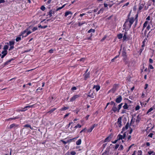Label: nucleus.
I'll use <instances>...</instances> for the list:
<instances>
[{"mask_svg": "<svg viewBox=\"0 0 155 155\" xmlns=\"http://www.w3.org/2000/svg\"><path fill=\"white\" fill-rule=\"evenodd\" d=\"M134 21V17H131L128 18L126 20L124 24V26L128 25L130 28L131 27Z\"/></svg>", "mask_w": 155, "mask_h": 155, "instance_id": "f257e3e1", "label": "nucleus"}, {"mask_svg": "<svg viewBox=\"0 0 155 155\" xmlns=\"http://www.w3.org/2000/svg\"><path fill=\"white\" fill-rule=\"evenodd\" d=\"M56 12L55 9H51L50 10L49 12H48V15L49 16V17H51Z\"/></svg>", "mask_w": 155, "mask_h": 155, "instance_id": "f03ea898", "label": "nucleus"}, {"mask_svg": "<svg viewBox=\"0 0 155 155\" xmlns=\"http://www.w3.org/2000/svg\"><path fill=\"white\" fill-rule=\"evenodd\" d=\"M126 137V132H124L123 135L119 134L117 137V140H120L124 139Z\"/></svg>", "mask_w": 155, "mask_h": 155, "instance_id": "7ed1b4c3", "label": "nucleus"}, {"mask_svg": "<svg viewBox=\"0 0 155 155\" xmlns=\"http://www.w3.org/2000/svg\"><path fill=\"white\" fill-rule=\"evenodd\" d=\"M122 118L121 117H120L118 119L117 121V124L118 125V127L119 128H120L122 126Z\"/></svg>", "mask_w": 155, "mask_h": 155, "instance_id": "20e7f679", "label": "nucleus"}, {"mask_svg": "<svg viewBox=\"0 0 155 155\" xmlns=\"http://www.w3.org/2000/svg\"><path fill=\"white\" fill-rule=\"evenodd\" d=\"M122 100V97L120 95H119L116 98L115 101L117 103H120Z\"/></svg>", "mask_w": 155, "mask_h": 155, "instance_id": "39448f33", "label": "nucleus"}, {"mask_svg": "<svg viewBox=\"0 0 155 155\" xmlns=\"http://www.w3.org/2000/svg\"><path fill=\"white\" fill-rule=\"evenodd\" d=\"M80 97V96L79 95H75L73 96L71 99L70 101L73 102L77 98Z\"/></svg>", "mask_w": 155, "mask_h": 155, "instance_id": "423d86ee", "label": "nucleus"}, {"mask_svg": "<svg viewBox=\"0 0 155 155\" xmlns=\"http://www.w3.org/2000/svg\"><path fill=\"white\" fill-rule=\"evenodd\" d=\"M118 86V84H115L113 86L112 88L109 91H112L113 92H114L117 89V87Z\"/></svg>", "mask_w": 155, "mask_h": 155, "instance_id": "0eeeda50", "label": "nucleus"}, {"mask_svg": "<svg viewBox=\"0 0 155 155\" xmlns=\"http://www.w3.org/2000/svg\"><path fill=\"white\" fill-rule=\"evenodd\" d=\"M129 123L128 122H127V123L126 124V125L125 127H123L122 128V131L121 132V133H123V131H124L128 129V128L129 127Z\"/></svg>", "mask_w": 155, "mask_h": 155, "instance_id": "6e6552de", "label": "nucleus"}, {"mask_svg": "<svg viewBox=\"0 0 155 155\" xmlns=\"http://www.w3.org/2000/svg\"><path fill=\"white\" fill-rule=\"evenodd\" d=\"M144 5L143 4L140 3L139 4V7L138 10V13L140 12V11L143 8Z\"/></svg>", "mask_w": 155, "mask_h": 155, "instance_id": "1a4fd4ad", "label": "nucleus"}, {"mask_svg": "<svg viewBox=\"0 0 155 155\" xmlns=\"http://www.w3.org/2000/svg\"><path fill=\"white\" fill-rule=\"evenodd\" d=\"M84 80H86L88 78H90V73L88 72L87 74L84 73L83 75Z\"/></svg>", "mask_w": 155, "mask_h": 155, "instance_id": "9d476101", "label": "nucleus"}, {"mask_svg": "<svg viewBox=\"0 0 155 155\" xmlns=\"http://www.w3.org/2000/svg\"><path fill=\"white\" fill-rule=\"evenodd\" d=\"M18 126V125L15 124H13L10 125L9 128L10 129H12L14 128L15 129Z\"/></svg>", "mask_w": 155, "mask_h": 155, "instance_id": "9b49d317", "label": "nucleus"}, {"mask_svg": "<svg viewBox=\"0 0 155 155\" xmlns=\"http://www.w3.org/2000/svg\"><path fill=\"white\" fill-rule=\"evenodd\" d=\"M27 32V31L26 30L24 31L21 33V35L20 36H22V38L27 36V35H26Z\"/></svg>", "mask_w": 155, "mask_h": 155, "instance_id": "f8f14e48", "label": "nucleus"}, {"mask_svg": "<svg viewBox=\"0 0 155 155\" xmlns=\"http://www.w3.org/2000/svg\"><path fill=\"white\" fill-rule=\"evenodd\" d=\"M95 95V93L94 92H92L91 94H90V93L89 92L87 96L88 97H90L91 98H94V96Z\"/></svg>", "mask_w": 155, "mask_h": 155, "instance_id": "ddd939ff", "label": "nucleus"}, {"mask_svg": "<svg viewBox=\"0 0 155 155\" xmlns=\"http://www.w3.org/2000/svg\"><path fill=\"white\" fill-rule=\"evenodd\" d=\"M34 105H30V106H26L23 109V110H22V111H25L26 110H27L28 109V108H30L31 107H33Z\"/></svg>", "mask_w": 155, "mask_h": 155, "instance_id": "4468645a", "label": "nucleus"}, {"mask_svg": "<svg viewBox=\"0 0 155 155\" xmlns=\"http://www.w3.org/2000/svg\"><path fill=\"white\" fill-rule=\"evenodd\" d=\"M111 138V137L110 136L107 137L104 140V142L110 141V140Z\"/></svg>", "mask_w": 155, "mask_h": 155, "instance_id": "2eb2a0df", "label": "nucleus"}, {"mask_svg": "<svg viewBox=\"0 0 155 155\" xmlns=\"http://www.w3.org/2000/svg\"><path fill=\"white\" fill-rule=\"evenodd\" d=\"M14 59L13 58H12L9 60L6 61L5 63L4 64V66H6L12 60H13Z\"/></svg>", "mask_w": 155, "mask_h": 155, "instance_id": "dca6fc26", "label": "nucleus"}, {"mask_svg": "<svg viewBox=\"0 0 155 155\" xmlns=\"http://www.w3.org/2000/svg\"><path fill=\"white\" fill-rule=\"evenodd\" d=\"M93 88H95L96 91H99L100 89V87L99 85H94Z\"/></svg>", "mask_w": 155, "mask_h": 155, "instance_id": "f3484780", "label": "nucleus"}, {"mask_svg": "<svg viewBox=\"0 0 155 155\" xmlns=\"http://www.w3.org/2000/svg\"><path fill=\"white\" fill-rule=\"evenodd\" d=\"M72 15V13L70 11H68L66 12H65L64 15V16L65 17H67L68 15Z\"/></svg>", "mask_w": 155, "mask_h": 155, "instance_id": "a211bd4d", "label": "nucleus"}, {"mask_svg": "<svg viewBox=\"0 0 155 155\" xmlns=\"http://www.w3.org/2000/svg\"><path fill=\"white\" fill-rule=\"evenodd\" d=\"M148 21H145V22L144 23L143 25V28L142 29V31L147 26V24H148Z\"/></svg>", "mask_w": 155, "mask_h": 155, "instance_id": "6ab92c4d", "label": "nucleus"}, {"mask_svg": "<svg viewBox=\"0 0 155 155\" xmlns=\"http://www.w3.org/2000/svg\"><path fill=\"white\" fill-rule=\"evenodd\" d=\"M111 110L113 111L114 112H115L117 111V107H113L112 108Z\"/></svg>", "mask_w": 155, "mask_h": 155, "instance_id": "aec40b11", "label": "nucleus"}, {"mask_svg": "<svg viewBox=\"0 0 155 155\" xmlns=\"http://www.w3.org/2000/svg\"><path fill=\"white\" fill-rule=\"evenodd\" d=\"M81 139H79L76 142V144L77 145H78L81 144Z\"/></svg>", "mask_w": 155, "mask_h": 155, "instance_id": "412c9836", "label": "nucleus"}, {"mask_svg": "<svg viewBox=\"0 0 155 155\" xmlns=\"http://www.w3.org/2000/svg\"><path fill=\"white\" fill-rule=\"evenodd\" d=\"M141 119V117L139 115H138L137 117V119L136 120V122H139L140 121V120Z\"/></svg>", "mask_w": 155, "mask_h": 155, "instance_id": "4be33fe9", "label": "nucleus"}, {"mask_svg": "<svg viewBox=\"0 0 155 155\" xmlns=\"http://www.w3.org/2000/svg\"><path fill=\"white\" fill-rule=\"evenodd\" d=\"M122 105L123 103H121L118 105V107L117 108V112H119V110L121 108Z\"/></svg>", "mask_w": 155, "mask_h": 155, "instance_id": "5701e85b", "label": "nucleus"}, {"mask_svg": "<svg viewBox=\"0 0 155 155\" xmlns=\"http://www.w3.org/2000/svg\"><path fill=\"white\" fill-rule=\"evenodd\" d=\"M127 33L125 32L124 36L123 37V40L124 41H125L126 40L127 38Z\"/></svg>", "mask_w": 155, "mask_h": 155, "instance_id": "b1692460", "label": "nucleus"}, {"mask_svg": "<svg viewBox=\"0 0 155 155\" xmlns=\"http://www.w3.org/2000/svg\"><path fill=\"white\" fill-rule=\"evenodd\" d=\"M7 45H5L4 46L3 49L4 50H7L8 48V43H7Z\"/></svg>", "mask_w": 155, "mask_h": 155, "instance_id": "393cba45", "label": "nucleus"}, {"mask_svg": "<svg viewBox=\"0 0 155 155\" xmlns=\"http://www.w3.org/2000/svg\"><path fill=\"white\" fill-rule=\"evenodd\" d=\"M154 109V106H153V107H151L147 111V114H148L149 112H151V111H152Z\"/></svg>", "mask_w": 155, "mask_h": 155, "instance_id": "a878e982", "label": "nucleus"}, {"mask_svg": "<svg viewBox=\"0 0 155 155\" xmlns=\"http://www.w3.org/2000/svg\"><path fill=\"white\" fill-rule=\"evenodd\" d=\"M123 107L125 109L128 110V106L127 104L125 103L124 105L123 106Z\"/></svg>", "mask_w": 155, "mask_h": 155, "instance_id": "bb28decb", "label": "nucleus"}, {"mask_svg": "<svg viewBox=\"0 0 155 155\" xmlns=\"http://www.w3.org/2000/svg\"><path fill=\"white\" fill-rule=\"evenodd\" d=\"M127 53L125 50L123 51L122 52V55L123 57L127 56Z\"/></svg>", "mask_w": 155, "mask_h": 155, "instance_id": "cd10ccee", "label": "nucleus"}, {"mask_svg": "<svg viewBox=\"0 0 155 155\" xmlns=\"http://www.w3.org/2000/svg\"><path fill=\"white\" fill-rule=\"evenodd\" d=\"M9 44L10 46L14 45L15 44L14 41H9Z\"/></svg>", "mask_w": 155, "mask_h": 155, "instance_id": "c85d7f7f", "label": "nucleus"}, {"mask_svg": "<svg viewBox=\"0 0 155 155\" xmlns=\"http://www.w3.org/2000/svg\"><path fill=\"white\" fill-rule=\"evenodd\" d=\"M68 108H69V107H64L61 108L60 109V110L61 111L65 110H67V109H68Z\"/></svg>", "mask_w": 155, "mask_h": 155, "instance_id": "c756f323", "label": "nucleus"}, {"mask_svg": "<svg viewBox=\"0 0 155 155\" xmlns=\"http://www.w3.org/2000/svg\"><path fill=\"white\" fill-rule=\"evenodd\" d=\"M24 127H29L31 129H33L32 127H31V125L28 124H27L24 126Z\"/></svg>", "mask_w": 155, "mask_h": 155, "instance_id": "7c9ffc66", "label": "nucleus"}, {"mask_svg": "<svg viewBox=\"0 0 155 155\" xmlns=\"http://www.w3.org/2000/svg\"><path fill=\"white\" fill-rule=\"evenodd\" d=\"M94 128H93L92 126H91L90 128L88 130L87 132L89 133L91 132L92 131V130Z\"/></svg>", "mask_w": 155, "mask_h": 155, "instance_id": "2f4dec72", "label": "nucleus"}, {"mask_svg": "<svg viewBox=\"0 0 155 155\" xmlns=\"http://www.w3.org/2000/svg\"><path fill=\"white\" fill-rule=\"evenodd\" d=\"M95 31V30L94 29H90L87 32L88 33H90L91 32H94Z\"/></svg>", "mask_w": 155, "mask_h": 155, "instance_id": "473e14b6", "label": "nucleus"}, {"mask_svg": "<svg viewBox=\"0 0 155 155\" xmlns=\"http://www.w3.org/2000/svg\"><path fill=\"white\" fill-rule=\"evenodd\" d=\"M117 37L118 39H120L122 38L123 37V34H120L117 35Z\"/></svg>", "mask_w": 155, "mask_h": 155, "instance_id": "72a5a7b5", "label": "nucleus"}, {"mask_svg": "<svg viewBox=\"0 0 155 155\" xmlns=\"http://www.w3.org/2000/svg\"><path fill=\"white\" fill-rule=\"evenodd\" d=\"M86 23L84 21H83L82 23L81 22H79L78 23V26H81L82 25L85 24Z\"/></svg>", "mask_w": 155, "mask_h": 155, "instance_id": "f704fd0d", "label": "nucleus"}, {"mask_svg": "<svg viewBox=\"0 0 155 155\" xmlns=\"http://www.w3.org/2000/svg\"><path fill=\"white\" fill-rule=\"evenodd\" d=\"M18 117H14L13 118H10L8 119V120H15L16 119H18Z\"/></svg>", "mask_w": 155, "mask_h": 155, "instance_id": "c9c22d12", "label": "nucleus"}, {"mask_svg": "<svg viewBox=\"0 0 155 155\" xmlns=\"http://www.w3.org/2000/svg\"><path fill=\"white\" fill-rule=\"evenodd\" d=\"M1 53L2 54H5V55H6L7 53V50H4Z\"/></svg>", "mask_w": 155, "mask_h": 155, "instance_id": "e433bc0d", "label": "nucleus"}, {"mask_svg": "<svg viewBox=\"0 0 155 155\" xmlns=\"http://www.w3.org/2000/svg\"><path fill=\"white\" fill-rule=\"evenodd\" d=\"M21 40V38L20 37H18L16 38V41L17 42L18 41H20Z\"/></svg>", "mask_w": 155, "mask_h": 155, "instance_id": "4c0bfd02", "label": "nucleus"}, {"mask_svg": "<svg viewBox=\"0 0 155 155\" xmlns=\"http://www.w3.org/2000/svg\"><path fill=\"white\" fill-rule=\"evenodd\" d=\"M81 125L79 124H78L77 125H76L75 127L74 128L75 129L77 128H81Z\"/></svg>", "mask_w": 155, "mask_h": 155, "instance_id": "58836bf2", "label": "nucleus"}, {"mask_svg": "<svg viewBox=\"0 0 155 155\" xmlns=\"http://www.w3.org/2000/svg\"><path fill=\"white\" fill-rule=\"evenodd\" d=\"M40 9L42 11H44L45 10V7L44 5H43L41 7Z\"/></svg>", "mask_w": 155, "mask_h": 155, "instance_id": "ea45409f", "label": "nucleus"}, {"mask_svg": "<svg viewBox=\"0 0 155 155\" xmlns=\"http://www.w3.org/2000/svg\"><path fill=\"white\" fill-rule=\"evenodd\" d=\"M56 109V108H52L51 110L49 111V112L50 113H51L52 112H53Z\"/></svg>", "mask_w": 155, "mask_h": 155, "instance_id": "a19ab883", "label": "nucleus"}, {"mask_svg": "<svg viewBox=\"0 0 155 155\" xmlns=\"http://www.w3.org/2000/svg\"><path fill=\"white\" fill-rule=\"evenodd\" d=\"M78 137H75V138H72V139H70V140H68V141L69 142V143H70V142H71V141H72L75 139H76L77 138H78Z\"/></svg>", "mask_w": 155, "mask_h": 155, "instance_id": "79ce46f5", "label": "nucleus"}, {"mask_svg": "<svg viewBox=\"0 0 155 155\" xmlns=\"http://www.w3.org/2000/svg\"><path fill=\"white\" fill-rule=\"evenodd\" d=\"M123 57L124 61L126 62V63H127V56Z\"/></svg>", "mask_w": 155, "mask_h": 155, "instance_id": "37998d69", "label": "nucleus"}, {"mask_svg": "<svg viewBox=\"0 0 155 155\" xmlns=\"http://www.w3.org/2000/svg\"><path fill=\"white\" fill-rule=\"evenodd\" d=\"M140 107L139 105H137L135 107V110H137L140 109Z\"/></svg>", "mask_w": 155, "mask_h": 155, "instance_id": "c03bdc74", "label": "nucleus"}, {"mask_svg": "<svg viewBox=\"0 0 155 155\" xmlns=\"http://www.w3.org/2000/svg\"><path fill=\"white\" fill-rule=\"evenodd\" d=\"M124 148L123 146L122 145H120V147L119 148L118 150H123Z\"/></svg>", "mask_w": 155, "mask_h": 155, "instance_id": "a18cd8bd", "label": "nucleus"}, {"mask_svg": "<svg viewBox=\"0 0 155 155\" xmlns=\"http://www.w3.org/2000/svg\"><path fill=\"white\" fill-rule=\"evenodd\" d=\"M70 153L71 155H75L76 153L74 151H72Z\"/></svg>", "mask_w": 155, "mask_h": 155, "instance_id": "49530a36", "label": "nucleus"}, {"mask_svg": "<svg viewBox=\"0 0 155 155\" xmlns=\"http://www.w3.org/2000/svg\"><path fill=\"white\" fill-rule=\"evenodd\" d=\"M47 27V25L44 26H42L41 25H39V28H45Z\"/></svg>", "mask_w": 155, "mask_h": 155, "instance_id": "de8ad7c7", "label": "nucleus"}, {"mask_svg": "<svg viewBox=\"0 0 155 155\" xmlns=\"http://www.w3.org/2000/svg\"><path fill=\"white\" fill-rule=\"evenodd\" d=\"M149 68L150 69H153V67L152 66V65L150 64L149 65Z\"/></svg>", "mask_w": 155, "mask_h": 155, "instance_id": "09e8293b", "label": "nucleus"}, {"mask_svg": "<svg viewBox=\"0 0 155 155\" xmlns=\"http://www.w3.org/2000/svg\"><path fill=\"white\" fill-rule=\"evenodd\" d=\"M119 146V144H116L115 147V148H114L115 149H117L118 148Z\"/></svg>", "mask_w": 155, "mask_h": 155, "instance_id": "8fccbe9b", "label": "nucleus"}, {"mask_svg": "<svg viewBox=\"0 0 155 155\" xmlns=\"http://www.w3.org/2000/svg\"><path fill=\"white\" fill-rule=\"evenodd\" d=\"M14 48V45L10 46V47L9 50H11L12 49Z\"/></svg>", "mask_w": 155, "mask_h": 155, "instance_id": "3c124183", "label": "nucleus"}, {"mask_svg": "<svg viewBox=\"0 0 155 155\" xmlns=\"http://www.w3.org/2000/svg\"><path fill=\"white\" fill-rule=\"evenodd\" d=\"M153 135V133H150L148 135V136L150 137L151 138H152Z\"/></svg>", "mask_w": 155, "mask_h": 155, "instance_id": "603ef678", "label": "nucleus"}, {"mask_svg": "<svg viewBox=\"0 0 155 155\" xmlns=\"http://www.w3.org/2000/svg\"><path fill=\"white\" fill-rule=\"evenodd\" d=\"M153 152H154L153 151H148V153L149 155H151L153 153Z\"/></svg>", "mask_w": 155, "mask_h": 155, "instance_id": "864d4df0", "label": "nucleus"}, {"mask_svg": "<svg viewBox=\"0 0 155 155\" xmlns=\"http://www.w3.org/2000/svg\"><path fill=\"white\" fill-rule=\"evenodd\" d=\"M62 8L61 7H59L58 8H57L56 9H55L56 11L57 12L61 9H62Z\"/></svg>", "mask_w": 155, "mask_h": 155, "instance_id": "5fc2aeb1", "label": "nucleus"}, {"mask_svg": "<svg viewBox=\"0 0 155 155\" xmlns=\"http://www.w3.org/2000/svg\"><path fill=\"white\" fill-rule=\"evenodd\" d=\"M138 155H142V151L141 150H139L138 152Z\"/></svg>", "mask_w": 155, "mask_h": 155, "instance_id": "6e6d98bb", "label": "nucleus"}, {"mask_svg": "<svg viewBox=\"0 0 155 155\" xmlns=\"http://www.w3.org/2000/svg\"><path fill=\"white\" fill-rule=\"evenodd\" d=\"M153 60L151 59V58H150L149 59V62L150 63H153Z\"/></svg>", "mask_w": 155, "mask_h": 155, "instance_id": "4d7b16f0", "label": "nucleus"}, {"mask_svg": "<svg viewBox=\"0 0 155 155\" xmlns=\"http://www.w3.org/2000/svg\"><path fill=\"white\" fill-rule=\"evenodd\" d=\"M71 90L72 91H74V90H76L77 89V88L76 87H72L71 88Z\"/></svg>", "mask_w": 155, "mask_h": 155, "instance_id": "13d9d810", "label": "nucleus"}, {"mask_svg": "<svg viewBox=\"0 0 155 155\" xmlns=\"http://www.w3.org/2000/svg\"><path fill=\"white\" fill-rule=\"evenodd\" d=\"M103 9H100V10L99 11H98V13H97V14H99L101 12H102L103 11Z\"/></svg>", "mask_w": 155, "mask_h": 155, "instance_id": "bf43d9fd", "label": "nucleus"}, {"mask_svg": "<svg viewBox=\"0 0 155 155\" xmlns=\"http://www.w3.org/2000/svg\"><path fill=\"white\" fill-rule=\"evenodd\" d=\"M37 29H38V28L37 27H35L33 28L32 30L33 31H35V30H37Z\"/></svg>", "mask_w": 155, "mask_h": 155, "instance_id": "052dcab7", "label": "nucleus"}, {"mask_svg": "<svg viewBox=\"0 0 155 155\" xmlns=\"http://www.w3.org/2000/svg\"><path fill=\"white\" fill-rule=\"evenodd\" d=\"M31 31H29L27 32V33L26 34V35H27V36L28 35L30 34V33H31Z\"/></svg>", "mask_w": 155, "mask_h": 155, "instance_id": "680f3d73", "label": "nucleus"}, {"mask_svg": "<svg viewBox=\"0 0 155 155\" xmlns=\"http://www.w3.org/2000/svg\"><path fill=\"white\" fill-rule=\"evenodd\" d=\"M131 136L130 135H129L128 137H127V141H129L130 140V138H131Z\"/></svg>", "mask_w": 155, "mask_h": 155, "instance_id": "e2e57ef3", "label": "nucleus"}, {"mask_svg": "<svg viewBox=\"0 0 155 155\" xmlns=\"http://www.w3.org/2000/svg\"><path fill=\"white\" fill-rule=\"evenodd\" d=\"M133 145H134V144H132V145H131V146H129V147H128V150H127V152L128 151L130 150V148L131 147H132V146Z\"/></svg>", "mask_w": 155, "mask_h": 155, "instance_id": "0e129e2a", "label": "nucleus"}, {"mask_svg": "<svg viewBox=\"0 0 155 155\" xmlns=\"http://www.w3.org/2000/svg\"><path fill=\"white\" fill-rule=\"evenodd\" d=\"M106 38V36H105L102 38V39L101 40V41H104Z\"/></svg>", "mask_w": 155, "mask_h": 155, "instance_id": "69168bd1", "label": "nucleus"}, {"mask_svg": "<svg viewBox=\"0 0 155 155\" xmlns=\"http://www.w3.org/2000/svg\"><path fill=\"white\" fill-rule=\"evenodd\" d=\"M89 117V115H87L85 117V118L86 119V120H87L88 119V117Z\"/></svg>", "mask_w": 155, "mask_h": 155, "instance_id": "338daca9", "label": "nucleus"}, {"mask_svg": "<svg viewBox=\"0 0 155 155\" xmlns=\"http://www.w3.org/2000/svg\"><path fill=\"white\" fill-rule=\"evenodd\" d=\"M150 25H148L147 26V29L148 30H149L150 29Z\"/></svg>", "mask_w": 155, "mask_h": 155, "instance_id": "774afa93", "label": "nucleus"}]
</instances>
